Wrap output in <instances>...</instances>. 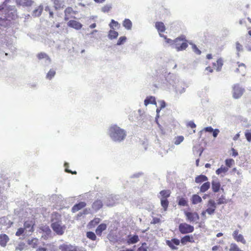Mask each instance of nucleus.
Returning a JSON list of instances; mask_svg holds the SVG:
<instances>
[{
	"label": "nucleus",
	"instance_id": "1",
	"mask_svg": "<svg viewBox=\"0 0 251 251\" xmlns=\"http://www.w3.org/2000/svg\"><path fill=\"white\" fill-rule=\"evenodd\" d=\"M51 227L53 231L58 235H63L66 227L65 225H62L61 215L57 212H53L51 215Z\"/></svg>",
	"mask_w": 251,
	"mask_h": 251
},
{
	"label": "nucleus",
	"instance_id": "2",
	"mask_svg": "<svg viewBox=\"0 0 251 251\" xmlns=\"http://www.w3.org/2000/svg\"><path fill=\"white\" fill-rule=\"evenodd\" d=\"M126 131L120 127L114 125L109 128V136L115 141H121L126 136Z\"/></svg>",
	"mask_w": 251,
	"mask_h": 251
},
{
	"label": "nucleus",
	"instance_id": "3",
	"mask_svg": "<svg viewBox=\"0 0 251 251\" xmlns=\"http://www.w3.org/2000/svg\"><path fill=\"white\" fill-rule=\"evenodd\" d=\"M187 42L185 36L181 35L174 40L173 47L177 51L185 50L188 46Z\"/></svg>",
	"mask_w": 251,
	"mask_h": 251
},
{
	"label": "nucleus",
	"instance_id": "4",
	"mask_svg": "<svg viewBox=\"0 0 251 251\" xmlns=\"http://www.w3.org/2000/svg\"><path fill=\"white\" fill-rule=\"evenodd\" d=\"M179 231L182 234H186L192 233L194 230L193 226L186 223H181L178 226Z\"/></svg>",
	"mask_w": 251,
	"mask_h": 251
},
{
	"label": "nucleus",
	"instance_id": "5",
	"mask_svg": "<svg viewBox=\"0 0 251 251\" xmlns=\"http://www.w3.org/2000/svg\"><path fill=\"white\" fill-rule=\"evenodd\" d=\"M245 90L239 84H235L232 87V96L235 99L240 98L243 95Z\"/></svg>",
	"mask_w": 251,
	"mask_h": 251
},
{
	"label": "nucleus",
	"instance_id": "6",
	"mask_svg": "<svg viewBox=\"0 0 251 251\" xmlns=\"http://www.w3.org/2000/svg\"><path fill=\"white\" fill-rule=\"evenodd\" d=\"M184 215L186 220L190 223H198L200 219V216L196 212L184 211Z\"/></svg>",
	"mask_w": 251,
	"mask_h": 251
},
{
	"label": "nucleus",
	"instance_id": "7",
	"mask_svg": "<svg viewBox=\"0 0 251 251\" xmlns=\"http://www.w3.org/2000/svg\"><path fill=\"white\" fill-rule=\"evenodd\" d=\"M166 243L171 250H176L178 249L176 246L179 245L180 240L176 238H173L170 240H166Z\"/></svg>",
	"mask_w": 251,
	"mask_h": 251
},
{
	"label": "nucleus",
	"instance_id": "8",
	"mask_svg": "<svg viewBox=\"0 0 251 251\" xmlns=\"http://www.w3.org/2000/svg\"><path fill=\"white\" fill-rule=\"evenodd\" d=\"M216 209V203L213 200H209L207 203V208L205 210L209 215H212L215 213Z\"/></svg>",
	"mask_w": 251,
	"mask_h": 251
},
{
	"label": "nucleus",
	"instance_id": "9",
	"mask_svg": "<svg viewBox=\"0 0 251 251\" xmlns=\"http://www.w3.org/2000/svg\"><path fill=\"white\" fill-rule=\"evenodd\" d=\"M232 236L234 239L237 242H241L243 244H246V240L242 234L239 233L238 230H235L233 231Z\"/></svg>",
	"mask_w": 251,
	"mask_h": 251
},
{
	"label": "nucleus",
	"instance_id": "10",
	"mask_svg": "<svg viewBox=\"0 0 251 251\" xmlns=\"http://www.w3.org/2000/svg\"><path fill=\"white\" fill-rule=\"evenodd\" d=\"M238 64V67L235 70V72L242 76H244L247 72V69L246 65L243 63Z\"/></svg>",
	"mask_w": 251,
	"mask_h": 251
},
{
	"label": "nucleus",
	"instance_id": "11",
	"mask_svg": "<svg viewBox=\"0 0 251 251\" xmlns=\"http://www.w3.org/2000/svg\"><path fill=\"white\" fill-rule=\"evenodd\" d=\"M64 13H65V16H64L65 20L68 21L69 19L73 17V16L74 15L76 14V12L75 11H74L72 7H68L65 9V10L64 11Z\"/></svg>",
	"mask_w": 251,
	"mask_h": 251
},
{
	"label": "nucleus",
	"instance_id": "12",
	"mask_svg": "<svg viewBox=\"0 0 251 251\" xmlns=\"http://www.w3.org/2000/svg\"><path fill=\"white\" fill-rule=\"evenodd\" d=\"M155 27L157 29L160 36L163 35L162 33L166 30V27L164 24L162 22H156L155 23Z\"/></svg>",
	"mask_w": 251,
	"mask_h": 251
},
{
	"label": "nucleus",
	"instance_id": "13",
	"mask_svg": "<svg viewBox=\"0 0 251 251\" xmlns=\"http://www.w3.org/2000/svg\"><path fill=\"white\" fill-rule=\"evenodd\" d=\"M34 222L32 220H27L25 222L24 226L25 230L32 232L34 231Z\"/></svg>",
	"mask_w": 251,
	"mask_h": 251
},
{
	"label": "nucleus",
	"instance_id": "14",
	"mask_svg": "<svg viewBox=\"0 0 251 251\" xmlns=\"http://www.w3.org/2000/svg\"><path fill=\"white\" fill-rule=\"evenodd\" d=\"M195 242L193 236L192 235H186L182 237L180 240V243L182 245H185L187 243H194Z\"/></svg>",
	"mask_w": 251,
	"mask_h": 251
},
{
	"label": "nucleus",
	"instance_id": "15",
	"mask_svg": "<svg viewBox=\"0 0 251 251\" xmlns=\"http://www.w3.org/2000/svg\"><path fill=\"white\" fill-rule=\"evenodd\" d=\"M139 241V238L138 235H134L133 236H131V235H129L127 236V239L126 241V243L128 245L133 244L137 243Z\"/></svg>",
	"mask_w": 251,
	"mask_h": 251
},
{
	"label": "nucleus",
	"instance_id": "16",
	"mask_svg": "<svg viewBox=\"0 0 251 251\" xmlns=\"http://www.w3.org/2000/svg\"><path fill=\"white\" fill-rule=\"evenodd\" d=\"M102 201L100 200H96L92 205V209L96 211L99 210L102 207Z\"/></svg>",
	"mask_w": 251,
	"mask_h": 251
},
{
	"label": "nucleus",
	"instance_id": "17",
	"mask_svg": "<svg viewBox=\"0 0 251 251\" xmlns=\"http://www.w3.org/2000/svg\"><path fill=\"white\" fill-rule=\"evenodd\" d=\"M212 191L214 193L218 192L221 188V183L220 181L217 179L213 180L211 182Z\"/></svg>",
	"mask_w": 251,
	"mask_h": 251
},
{
	"label": "nucleus",
	"instance_id": "18",
	"mask_svg": "<svg viewBox=\"0 0 251 251\" xmlns=\"http://www.w3.org/2000/svg\"><path fill=\"white\" fill-rule=\"evenodd\" d=\"M68 25L69 26L76 29H79L82 27V25L79 22L75 20H70L68 22Z\"/></svg>",
	"mask_w": 251,
	"mask_h": 251
},
{
	"label": "nucleus",
	"instance_id": "19",
	"mask_svg": "<svg viewBox=\"0 0 251 251\" xmlns=\"http://www.w3.org/2000/svg\"><path fill=\"white\" fill-rule=\"evenodd\" d=\"M213 67L217 71H220L223 65V60L222 58L217 59L216 62L213 63Z\"/></svg>",
	"mask_w": 251,
	"mask_h": 251
},
{
	"label": "nucleus",
	"instance_id": "20",
	"mask_svg": "<svg viewBox=\"0 0 251 251\" xmlns=\"http://www.w3.org/2000/svg\"><path fill=\"white\" fill-rule=\"evenodd\" d=\"M9 238L5 234H0V245L2 247L6 246L7 242L9 241Z\"/></svg>",
	"mask_w": 251,
	"mask_h": 251
},
{
	"label": "nucleus",
	"instance_id": "21",
	"mask_svg": "<svg viewBox=\"0 0 251 251\" xmlns=\"http://www.w3.org/2000/svg\"><path fill=\"white\" fill-rule=\"evenodd\" d=\"M86 204L85 202H80L75 204L72 208V211L73 213L76 212L83 207H85Z\"/></svg>",
	"mask_w": 251,
	"mask_h": 251
},
{
	"label": "nucleus",
	"instance_id": "22",
	"mask_svg": "<svg viewBox=\"0 0 251 251\" xmlns=\"http://www.w3.org/2000/svg\"><path fill=\"white\" fill-rule=\"evenodd\" d=\"M106 228L107 225L105 224L102 223L100 224L96 229V234L99 236H101L102 231L105 230Z\"/></svg>",
	"mask_w": 251,
	"mask_h": 251
},
{
	"label": "nucleus",
	"instance_id": "23",
	"mask_svg": "<svg viewBox=\"0 0 251 251\" xmlns=\"http://www.w3.org/2000/svg\"><path fill=\"white\" fill-rule=\"evenodd\" d=\"M160 199H168L171 195V191L170 190H163L160 192Z\"/></svg>",
	"mask_w": 251,
	"mask_h": 251
},
{
	"label": "nucleus",
	"instance_id": "24",
	"mask_svg": "<svg viewBox=\"0 0 251 251\" xmlns=\"http://www.w3.org/2000/svg\"><path fill=\"white\" fill-rule=\"evenodd\" d=\"M208 180V177L203 175H200L195 177V182L197 183H201L203 182Z\"/></svg>",
	"mask_w": 251,
	"mask_h": 251
},
{
	"label": "nucleus",
	"instance_id": "25",
	"mask_svg": "<svg viewBox=\"0 0 251 251\" xmlns=\"http://www.w3.org/2000/svg\"><path fill=\"white\" fill-rule=\"evenodd\" d=\"M27 244L32 248H36L37 247L39 244V240L37 238H33L31 239H28L27 241Z\"/></svg>",
	"mask_w": 251,
	"mask_h": 251
},
{
	"label": "nucleus",
	"instance_id": "26",
	"mask_svg": "<svg viewBox=\"0 0 251 251\" xmlns=\"http://www.w3.org/2000/svg\"><path fill=\"white\" fill-rule=\"evenodd\" d=\"M192 203L193 204H196L199 203H200L202 201V199L201 197L196 194L193 195L192 197Z\"/></svg>",
	"mask_w": 251,
	"mask_h": 251
},
{
	"label": "nucleus",
	"instance_id": "27",
	"mask_svg": "<svg viewBox=\"0 0 251 251\" xmlns=\"http://www.w3.org/2000/svg\"><path fill=\"white\" fill-rule=\"evenodd\" d=\"M156 104L155 99L154 97L150 96L147 97L144 100V104L146 106L148 105L149 104Z\"/></svg>",
	"mask_w": 251,
	"mask_h": 251
},
{
	"label": "nucleus",
	"instance_id": "28",
	"mask_svg": "<svg viewBox=\"0 0 251 251\" xmlns=\"http://www.w3.org/2000/svg\"><path fill=\"white\" fill-rule=\"evenodd\" d=\"M210 186V183L209 182L207 181L204 182L200 187V191L202 193H204L207 191Z\"/></svg>",
	"mask_w": 251,
	"mask_h": 251
},
{
	"label": "nucleus",
	"instance_id": "29",
	"mask_svg": "<svg viewBox=\"0 0 251 251\" xmlns=\"http://www.w3.org/2000/svg\"><path fill=\"white\" fill-rule=\"evenodd\" d=\"M123 26L127 30H130L132 27V23L128 19H126L123 23Z\"/></svg>",
	"mask_w": 251,
	"mask_h": 251
},
{
	"label": "nucleus",
	"instance_id": "30",
	"mask_svg": "<svg viewBox=\"0 0 251 251\" xmlns=\"http://www.w3.org/2000/svg\"><path fill=\"white\" fill-rule=\"evenodd\" d=\"M160 203L164 211H166L169 204V201L168 199H160Z\"/></svg>",
	"mask_w": 251,
	"mask_h": 251
},
{
	"label": "nucleus",
	"instance_id": "31",
	"mask_svg": "<svg viewBox=\"0 0 251 251\" xmlns=\"http://www.w3.org/2000/svg\"><path fill=\"white\" fill-rule=\"evenodd\" d=\"M43 10V6L42 5H39L33 11V14L35 16H39L41 15Z\"/></svg>",
	"mask_w": 251,
	"mask_h": 251
},
{
	"label": "nucleus",
	"instance_id": "32",
	"mask_svg": "<svg viewBox=\"0 0 251 251\" xmlns=\"http://www.w3.org/2000/svg\"><path fill=\"white\" fill-rule=\"evenodd\" d=\"M118 36V32L114 30H110L108 34V37L110 39H114L117 38Z\"/></svg>",
	"mask_w": 251,
	"mask_h": 251
},
{
	"label": "nucleus",
	"instance_id": "33",
	"mask_svg": "<svg viewBox=\"0 0 251 251\" xmlns=\"http://www.w3.org/2000/svg\"><path fill=\"white\" fill-rule=\"evenodd\" d=\"M37 57L39 60L45 58L50 61V57L45 52H40L38 53Z\"/></svg>",
	"mask_w": 251,
	"mask_h": 251
},
{
	"label": "nucleus",
	"instance_id": "34",
	"mask_svg": "<svg viewBox=\"0 0 251 251\" xmlns=\"http://www.w3.org/2000/svg\"><path fill=\"white\" fill-rule=\"evenodd\" d=\"M228 167H226L225 166H222L220 168L218 169L216 171V173L217 175H220L222 173H226L228 171Z\"/></svg>",
	"mask_w": 251,
	"mask_h": 251
},
{
	"label": "nucleus",
	"instance_id": "35",
	"mask_svg": "<svg viewBox=\"0 0 251 251\" xmlns=\"http://www.w3.org/2000/svg\"><path fill=\"white\" fill-rule=\"evenodd\" d=\"M86 236L89 239L92 241H95L97 239L96 234L92 231H88L86 233Z\"/></svg>",
	"mask_w": 251,
	"mask_h": 251
},
{
	"label": "nucleus",
	"instance_id": "36",
	"mask_svg": "<svg viewBox=\"0 0 251 251\" xmlns=\"http://www.w3.org/2000/svg\"><path fill=\"white\" fill-rule=\"evenodd\" d=\"M229 251H243L241 250L235 243H231L230 245Z\"/></svg>",
	"mask_w": 251,
	"mask_h": 251
},
{
	"label": "nucleus",
	"instance_id": "37",
	"mask_svg": "<svg viewBox=\"0 0 251 251\" xmlns=\"http://www.w3.org/2000/svg\"><path fill=\"white\" fill-rule=\"evenodd\" d=\"M109 26L111 28L114 29V27H117V28H119L120 25V24L117 21H115L114 20H112L109 24Z\"/></svg>",
	"mask_w": 251,
	"mask_h": 251
},
{
	"label": "nucleus",
	"instance_id": "38",
	"mask_svg": "<svg viewBox=\"0 0 251 251\" xmlns=\"http://www.w3.org/2000/svg\"><path fill=\"white\" fill-rule=\"evenodd\" d=\"M10 0H0V10L4 9Z\"/></svg>",
	"mask_w": 251,
	"mask_h": 251
},
{
	"label": "nucleus",
	"instance_id": "39",
	"mask_svg": "<svg viewBox=\"0 0 251 251\" xmlns=\"http://www.w3.org/2000/svg\"><path fill=\"white\" fill-rule=\"evenodd\" d=\"M178 204L180 206H187L188 205V201L185 198H181L178 200Z\"/></svg>",
	"mask_w": 251,
	"mask_h": 251
},
{
	"label": "nucleus",
	"instance_id": "40",
	"mask_svg": "<svg viewBox=\"0 0 251 251\" xmlns=\"http://www.w3.org/2000/svg\"><path fill=\"white\" fill-rule=\"evenodd\" d=\"M56 73L53 69H50L47 74L46 77L49 79H51L55 75Z\"/></svg>",
	"mask_w": 251,
	"mask_h": 251
},
{
	"label": "nucleus",
	"instance_id": "41",
	"mask_svg": "<svg viewBox=\"0 0 251 251\" xmlns=\"http://www.w3.org/2000/svg\"><path fill=\"white\" fill-rule=\"evenodd\" d=\"M227 202V201L225 198V197L223 195L221 196V197L217 200V203L218 205H220L224 203H226Z\"/></svg>",
	"mask_w": 251,
	"mask_h": 251
},
{
	"label": "nucleus",
	"instance_id": "42",
	"mask_svg": "<svg viewBox=\"0 0 251 251\" xmlns=\"http://www.w3.org/2000/svg\"><path fill=\"white\" fill-rule=\"evenodd\" d=\"M71 248H72V246L66 244H63L59 246V249L61 251H69L71 250Z\"/></svg>",
	"mask_w": 251,
	"mask_h": 251
},
{
	"label": "nucleus",
	"instance_id": "43",
	"mask_svg": "<svg viewBox=\"0 0 251 251\" xmlns=\"http://www.w3.org/2000/svg\"><path fill=\"white\" fill-rule=\"evenodd\" d=\"M226 167H228V169L230 168L234 163V160L233 159H227L225 161Z\"/></svg>",
	"mask_w": 251,
	"mask_h": 251
},
{
	"label": "nucleus",
	"instance_id": "44",
	"mask_svg": "<svg viewBox=\"0 0 251 251\" xmlns=\"http://www.w3.org/2000/svg\"><path fill=\"white\" fill-rule=\"evenodd\" d=\"M54 4V7L55 9H58L61 7V3L60 0H51Z\"/></svg>",
	"mask_w": 251,
	"mask_h": 251
},
{
	"label": "nucleus",
	"instance_id": "45",
	"mask_svg": "<svg viewBox=\"0 0 251 251\" xmlns=\"http://www.w3.org/2000/svg\"><path fill=\"white\" fill-rule=\"evenodd\" d=\"M163 38L165 41V42L167 44H169L170 45L173 46L174 43V40H173L171 39L168 38L167 37L164 35H163L161 36Z\"/></svg>",
	"mask_w": 251,
	"mask_h": 251
},
{
	"label": "nucleus",
	"instance_id": "46",
	"mask_svg": "<svg viewBox=\"0 0 251 251\" xmlns=\"http://www.w3.org/2000/svg\"><path fill=\"white\" fill-rule=\"evenodd\" d=\"M64 167L65 168V172H67V173H71L72 174H74V175H76V171H72L71 170H69L68 169V167H69V163L66 162L64 164Z\"/></svg>",
	"mask_w": 251,
	"mask_h": 251
},
{
	"label": "nucleus",
	"instance_id": "47",
	"mask_svg": "<svg viewBox=\"0 0 251 251\" xmlns=\"http://www.w3.org/2000/svg\"><path fill=\"white\" fill-rule=\"evenodd\" d=\"M126 38L125 36L120 37L117 41V45H121L124 44L126 42Z\"/></svg>",
	"mask_w": 251,
	"mask_h": 251
},
{
	"label": "nucleus",
	"instance_id": "48",
	"mask_svg": "<svg viewBox=\"0 0 251 251\" xmlns=\"http://www.w3.org/2000/svg\"><path fill=\"white\" fill-rule=\"evenodd\" d=\"M184 140V137L182 136H179L176 137V140L175 141V144L176 145H179L180 143H181Z\"/></svg>",
	"mask_w": 251,
	"mask_h": 251
},
{
	"label": "nucleus",
	"instance_id": "49",
	"mask_svg": "<svg viewBox=\"0 0 251 251\" xmlns=\"http://www.w3.org/2000/svg\"><path fill=\"white\" fill-rule=\"evenodd\" d=\"M245 135L247 141L250 142L251 141V129L247 131L245 133Z\"/></svg>",
	"mask_w": 251,
	"mask_h": 251
},
{
	"label": "nucleus",
	"instance_id": "50",
	"mask_svg": "<svg viewBox=\"0 0 251 251\" xmlns=\"http://www.w3.org/2000/svg\"><path fill=\"white\" fill-rule=\"evenodd\" d=\"M100 219L98 218H95L90 222V224L92 226H96L100 222Z\"/></svg>",
	"mask_w": 251,
	"mask_h": 251
},
{
	"label": "nucleus",
	"instance_id": "51",
	"mask_svg": "<svg viewBox=\"0 0 251 251\" xmlns=\"http://www.w3.org/2000/svg\"><path fill=\"white\" fill-rule=\"evenodd\" d=\"M147 244L143 243L142 244V246L138 248L137 251H147Z\"/></svg>",
	"mask_w": 251,
	"mask_h": 251
},
{
	"label": "nucleus",
	"instance_id": "52",
	"mask_svg": "<svg viewBox=\"0 0 251 251\" xmlns=\"http://www.w3.org/2000/svg\"><path fill=\"white\" fill-rule=\"evenodd\" d=\"M45 10L46 12H48L49 13L50 17L53 18V13L51 11V9L50 6H49L48 5L46 6L45 7Z\"/></svg>",
	"mask_w": 251,
	"mask_h": 251
},
{
	"label": "nucleus",
	"instance_id": "53",
	"mask_svg": "<svg viewBox=\"0 0 251 251\" xmlns=\"http://www.w3.org/2000/svg\"><path fill=\"white\" fill-rule=\"evenodd\" d=\"M25 229L23 227H20L18 229L17 231L16 232V235L17 236H20L22 235L25 232Z\"/></svg>",
	"mask_w": 251,
	"mask_h": 251
},
{
	"label": "nucleus",
	"instance_id": "54",
	"mask_svg": "<svg viewBox=\"0 0 251 251\" xmlns=\"http://www.w3.org/2000/svg\"><path fill=\"white\" fill-rule=\"evenodd\" d=\"M193 51L197 54H200L201 51L197 48L196 45L192 44Z\"/></svg>",
	"mask_w": 251,
	"mask_h": 251
},
{
	"label": "nucleus",
	"instance_id": "55",
	"mask_svg": "<svg viewBox=\"0 0 251 251\" xmlns=\"http://www.w3.org/2000/svg\"><path fill=\"white\" fill-rule=\"evenodd\" d=\"M187 126H189L192 128H195L196 127V124L193 121H190L187 125Z\"/></svg>",
	"mask_w": 251,
	"mask_h": 251
},
{
	"label": "nucleus",
	"instance_id": "56",
	"mask_svg": "<svg viewBox=\"0 0 251 251\" xmlns=\"http://www.w3.org/2000/svg\"><path fill=\"white\" fill-rule=\"evenodd\" d=\"M111 6H108V5H105L104 6H103L102 8V10L103 12H108L110 9H111Z\"/></svg>",
	"mask_w": 251,
	"mask_h": 251
},
{
	"label": "nucleus",
	"instance_id": "57",
	"mask_svg": "<svg viewBox=\"0 0 251 251\" xmlns=\"http://www.w3.org/2000/svg\"><path fill=\"white\" fill-rule=\"evenodd\" d=\"M25 1L24 2V5L27 6L31 5L33 3L32 0H25Z\"/></svg>",
	"mask_w": 251,
	"mask_h": 251
},
{
	"label": "nucleus",
	"instance_id": "58",
	"mask_svg": "<svg viewBox=\"0 0 251 251\" xmlns=\"http://www.w3.org/2000/svg\"><path fill=\"white\" fill-rule=\"evenodd\" d=\"M232 153H231L232 156L235 157L238 155V153L236 150H235L234 148L231 149Z\"/></svg>",
	"mask_w": 251,
	"mask_h": 251
},
{
	"label": "nucleus",
	"instance_id": "59",
	"mask_svg": "<svg viewBox=\"0 0 251 251\" xmlns=\"http://www.w3.org/2000/svg\"><path fill=\"white\" fill-rule=\"evenodd\" d=\"M203 131H205V132H212L213 131V129L211 126H208L205 127L203 129Z\"/></svg>",
	"mask_w": 251,
	"mask_h": 251
},
{
	"label": "nucleus",
	"instance_id": "60",
	"mask_svg": "<svg viewBox=\"0 0 251 251\" xmlns=\"http://www.w3.org/2000/svg\"><path fill=\"white\" fill-rule=\"evenodd\" d=\"M220 131L218 129H213V131L212 132H213V136L214 137H216L218 134V133H219Z\"/></svg>",
	"mask_w": 251,
	"mask_h": 251
},
{
	"label": "nucleus",
	"instance_id": "61",
	"mask_svg": "<svg viewBox=\"0 0 251 251\" xmlns=\"http://www.w3.org/2000/svg\"><path fill=\"white\" fill-rule=\"evenodd\" d=\"M236 49L238 51H240L242 50V46L238 42L236 43Z\"/></svg>",
	"mask_w": 251,
	"mask_h": 251
},
{
	"label": "nucleus",
	"instance_id": "62",
	"mask_svg": "<svg viewBox=\"0 0 251 251\" xmlns=\"http://www.w3.org/2000/svg\"><path fill=\"white\" fill-rule=\"evenodd\" d=\"M205 71L207 72V73H211L213 71L212 68L210 66L207 67L205 68Z\"/></svg>",
	"mask_w": 251,
	"mask_h": 251
},
{
	"label": "nucleus",
	"instance_id": "63",
	"mask_svg": "<svg viewBox=\"0 0 251 251\" xmlns=\"http://www.w3.org/2000/svg\"><path fill=\"white\" fill-rule=\"evenodd\" d=\"M25 246L24 243H21L19 245V247L16 248V250H19L20 251L22 250Z\"/></svg>",
	"mask_w": 251,
	"mask_h": 251
},
{
	"label": "nucleus",
	"instance_id": "64",
	"mask_svg": "<svg viewBox=\"0 0 251 251\" xmlns=\"http://www.w3.org/2000/svg\"><path fill=\"white\" fill-rule=\"evenodd\" d=\"M36 251H47V249L45 248L40 247L38 248L37 249Z\"/></svg>",
	"mask_w": 251,
	"mask_h": 251
}]
</instances>
